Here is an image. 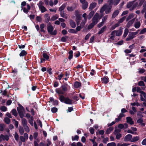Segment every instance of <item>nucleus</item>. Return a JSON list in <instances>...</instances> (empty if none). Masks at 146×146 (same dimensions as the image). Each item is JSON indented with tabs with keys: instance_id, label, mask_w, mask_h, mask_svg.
Segmentation results:
<instances>
[{
	"instance_id": "nucleus-10",
	"label": "nucleus",
	"mask_w": 146,
	"mask_h": 146,
	"mask_svg": "<svg viewBox=\"0 0 146 146\" xmlns=\"http://www.w3.org/2000/svg\"><path fill=\"white\" fill-rule=\"evenodd\" d=\"M9 139V137L8 135H4L3 134H1L0 135V142L5 140L8 141Z\"/></svg>"
},
{
	"instance_id": "nucleus-22",
	"label": "nucleus",
	"mask_w": 146,
	"mask_h": 146,
	"mask_svg": "<svg viewBox=\"0 0 146 146\" xmlns=\"http://www.w3.org/2000/svg\"><path fill=\"white\" fill-rule=\"evenodd\" d=\"M119 13V10H116L113 13L112 15V17L113 18H114L115 17H116L117 15H118Z\"/></svg>"
},
{
	"instance_id": "nucleus-55",
	"label": "nucleus",
	"mask_w": 146,
	"mask_h": 146,
	"mask_svg": "<svg viewBox=\"0 0 146 146\" xmlns=\"http://www.w3.org/2000/svg\"><path fill=\"white\" fill-rule=\"evenodd\" d=\"M25 131L27 132H29V127L27 125L24 126Z\"/></svg>"
},
{
	"instance_id": "nucleus-11",
	"label": "nucleus",
	"mask_w": 146,
	"mask_h": 146,
	"mask_svg": "<svg viewBox=\"0 0 146 146\" xmlns=\"http://www.w3.org/2000/svg\"><path fill=\"white\" fill-rule=\"evenodd\" d=\"M115 31H112L110 35L109 36L108 38L109 40H110L111 42V40H114L115 36V34H114Z\"/></svg>"
},
{
	"instance_id": "nucleus-38",
	"label": "nucleus",
	"mask_w": 146,
	"mask_h": 146,
	"mask_svg": "<svg viewBox=\"0 0 146 146\" xmlns=\"http://www.w3.org/2000/svg\"><path fill=\"white\" fill-rule=\"evenodd\" d=\"M27 54L26 52L24 50H22L19 54V55L20 56H23L26 55Z\"/></svg>"
},
{
	"instance_id": "nucleus-37",
	"label": "nucleus",
	"mask_w": 146,
	"mask_h": 146,
	"mask_svg": "<svg viewBox=\"0 0 146 146\" xmlns=\"http://www.w3.org/2000/svg\"><path fill=\"white\" fill-rule=\"evenodd\" d=\"M69 56H68V59L71 60L73 57V51L72 50L70 51L69 52Z\"/></svg>"
},
{
	"instance_id": "nucleus-41",
	"label": "nucleus",
	"mask_w": 146,
	"mask_h": 146,
	"mask_svg": "<svg viewBox=\"0 0 146 146\" xmlns=\"http://www.w3.org/2000/svg\"><path fill=\"white\" fill-rule=\"evenodd\" d=\"M58 17V16L57 15H55L53 16L51 18V20L52 21H54Z\"/></svg>"
},
{
	"instance_id": "nucleus-1",
	"label": "nucleus",
	"mask_w": 146,
	"mask_h": 146,
	"mask_svg": "<svg viewBox=\"0 0 146 146\" xmlns=\"http://www.w3.org/2000/svg\"><path fill=\"white\" fill-rule=\"evenodd\" d=\"M111 5H108L107 3L105 4L101 8L100 12L102 13L105 11V13L106 14H109L111 12Z\"/></svg>"
},
{
	"instance_id": "nucleus-6",
	"label": "nucleus",
	"mask_w": 146,
	"mask_h": 146,
	"mask_svg": "<svg viewBox=\"0 0 146 146\" xmlns=\"http://www.w3.org/2000/svg\"><path fill=\"white\" fill-rule=\"evenodd\" d=\"M17 110L20 117L23 118L24 116V113L25 111L24 108L22 106L19 105V106L17 108Z\"/></svg>"
},
{
	"instance_id": "nucleus-26",
	"label": "nucleus",
	"mask_w": 146,
	"mask_h": 146,
	"mask_svg": "<svg viewBox=\"0 0 146 146\" xmlns=\"http://www.w3.org/2000/svg\"><path fill=\"white\" fill-rule=\"evenodd\" d=\"M66 6V4L64 3L63 4L60 8L59 9V11L61 12L64 11L63 10L65 8Z\"/></svg>"
},
{
	"instance_id": "nucleus-35",
	"label": "nucleus",
	"mask_w": 146,
	"mask_h": 146,
	"mask_svg": "<svg viewBox=\"0 0 146 146\" xmlns=\"http://www.w3.org/2000/svg\"><path fill=\"white\" fill-rule=\"evenodd\" d=\"M134 17V15L133 14H130L126 19V21H127L133 18Z\"/></svg>"
},
{
	"instance_id": "nucleus-56",
	"label": "nucleus",
	"mask_w": 146,
	"mask_h": 146,
	"mask_svg": "<svg viewBox=\"0 0 146 146\" xmlns=\"http://www.w3.org/2000/svg\"><path fill=\"white\" fill-rule=\"evenodd\" d=\"M137 122L138 123L140 124L143 122V120L141 118H140L137 120Z\"/></svg>"
},
{
	"instance_id": "nucleus-45",
	"label": "nucleus",
	"mask_w": 146,
	"mask_h": 146,
	"mask_svg": "<svg viewBox=\"0 0 146 146\" xmlns=\"http://www.w3.org/2000/svg\"><path fill=\"white\" fill-rule=\"evenodd\" d=\"M0 109L2 111H7V108L5 106H2L1 107Z\"/></svg>"
},
{
	"instance_id": "nucleus-24",
	"label": "nucleus",
	"mask_w": 146,
	"mask_h": 146,
	"mask_svg": "<svg viewBox=\"0 0 146 146\" xmlns=\"http://www.w3.org/2000/svg\"><path fill=\"white\" fill-rule=\"evenodd\" d=\"M44 17L45 18V22L46 23H48L50 19V17L49 16V14H46L45 15Z\"/></svg>"
},
{
	"instance_id": "nucleus-39",
	"label": "nucleus",
	"mask_w": 146,
	"mask_h": 146,
	"mask_svg": "<svg viewBox=\"0 0 146 146\" xmlns=\"http://www.w3.org/2000/svg\"><path fill=\"white\" fill-rule=\"evenodd\" d=\"M4 121L6 123L9 124L10 123V119L8 117H6L4 119Z\"/></svg>"
},
{
	"instance_id": "nucleus-47",
	"label": "nucleus",
	"mask_w": 146,
	"mask_h": 146,
	"mask_svg": "<svg viewBox=\"0 0 146 146\" xmlns=\"http://www.w3.org/2000/svg\"><path fill=\"white\" fill-rule=\"evenodd\" d=\"M43 57L46 60H48L49 58L48 56L45 53H43Z\"/></svg>"
},
{
	"instance_id": "nucleus-31",
	"label": "nucleus",
	"mask_w": 146,
	"mask_h": 146,
	"mask_svg": "<svg viewBox=\"0 0 146 146\" xmlns=\"http://www.w3.org/2000/svg\"><path fill=\"white\" fill-rule=\"evenodd\" d=\"M33 119L32 117H31L29 120V122L32 126L33 125Z\"/></svg>"
},
{
	"instance_id": "nucleus-16",
	"label": "nucleus",
	"mask_w": 146,
	"mask_h": 146,
	"mask_svg": "<svg viewBox=\"0 0 146 146\" xmlns=\"http://www.w3.org/2000/svg\"><path fill=\"white\" fill-rule=\"evenodd\" d=\"M127 122V123L132 125L133 124L134 122L132 119L130 117H127L126 118Z\"/></svg>"
},
{
	"instance_id": "nucleus-63",
	"label": "nucleus",
	"mask_w": 146,
	"mask_h": 146,
	"mask_svg": "<svg viewBox=\"0 0 146 146\" xmlns=\"http://www.w3.org/2000/svg\"><path fill=\"white\" fill-rule=\"evenodd\" d=\"M120 0H114L113 2V4L115 5H117L119 2Z\"/></svg>"
},
{
	"instance_id": "nucleus-59",
	"label": "nucleus",
	"mask_w": 146,
	"mask_h": 146,
	"mask_svg": "<svg viewBox=\"0 0 146 146\" xmlns=\"http://www.w3.org/2000/svg\"><path fill=\"white\" fill-rule=\"evenodd\" d=\"M140 92L142 96L146 99V94L144 92L142 91H140Z\"/></svg>"
},
{
	"instance_id": "nucleus-51",
	"label": "nucleus",
	"mask_w": 146,
	"mask_h": 146,
	"mask_svg": "<svg viewBox=\"0 0 146 146\" xmlns=\"http://www.w3.org/2000/svg\"><path fill=\"white\" fill-rule=\"evenodd\" d=\"M86 19H84L82 22H81L80 25L81 26H82V27H83L84 26V25L86 22Z\"/></svg>"
},
{
	"instance_id": "nucleus-9",
	"label": "nucleus",
	"mask_w": 146,
	"mask_h": 146,
	"mask_svg": "<svg viewBox=\"0 0 146 146\" xmlns=\"http://www.w3.org/2000/svg\"><path fill=\"white\" fill-rule=\"evenodd\" d=\"M22 9L23 10V11L25 13H27L29 11V10L30 9L31 7L29 4L27 5V7H21Z\"/></svg>"
},
{
	"instance_id": "nucleus-20",
	"label": "nucleus",
	"mask_w": 146,
	"mask_h": 146,
	"mask_svg": "<svg viewBox=\"0 0 146 146\" xmlns=\"http://www.w3.org/2000/svg\"><path fill=\"white\" fill-rule=\"evenodd\" d=\"M103 82L107 84L109 82V79L108 77L106 76L102 78Z\"/></svg>"
},
{
	"instance_id": "nucleus-15",
	"label": "nucleus",
	"mask_w": 146,
	"mask_h": 146,
	"mask_svg": "<svg viewBox=\"0 0 146 146\" xmlns=\"http://www.w3.org/2000/svg\"><path fill=\"white\" fill-rule=\"evenodd\" d=\"M135 20V19H133L129 21L128 23H127L126 25V27L127 28H129L130 26H131L134 23Z\"/></svg>"
},
{
	"instance_id": "nucleus-52",
	"label": "nucleus",
	"mask_w": 146,
	"mask_h": 146,
	"mask_svg": "<svg viewBox=\"0 0 146 146\" xmlns=\"http://www.w3.org/2000/svg\"><path fill=\"white\" fill-rule=\"evenodd\" d=\"M108 15H106L104 16L102 18V22L104 23L106 21Z\"/></svg>"
},
{
	"instance_id": "nucleus-23",
	"label": "nucleus",
	"mask_w": 146,
	"mask_h": 146,
	"mask_svg": "<svg viewBox=\"0 0 146 146\" xmlns=\"http://www.w3.org/2000/svg\"><path fill=\"white\" fill-rule=\"evenodd\" d=\"M22 123L23 126H24L27 125V122L26 119L24 118H22Z\"/></svg>"
},
{
	"instance_id": "nucleus-32",
	"label": "nucleus",
	"mask_w": 146,
	"mask_h": 146,
	"mask_svg": "<svg viewBox=\"0 0 146 146\" xmlns=\"http://www.w3.org/2000/svg\"><path fill=\"white\" fill-rule=\"evenodd\" d=\"M128 32L129 30L128 29H125L123 36V37L124 38H125L127 36V35L128 34Z\"/></svg>"
},
{
	"instance_id": "nucleus-13",
	"label": "nucleus",
	"mask_w": 146,
	"mask_h": 146,
	"mask_svg": "<svg viewBox=\"0 0 146 146\" xmlns=\"http://www.w3.org/2000/svg\"><path fill=\"white\" fill-rule=\"evenodd\" d=\"M132 135L131 134H128L125 137L124 140L125 141H130L132 139Z\"/></svg>"
},
{
	"instance_id": "nucleus-17",
	"label": "nucleus",
	"mask_w": 146,
	"mask_h": 146,
	"mask_svg": "<svg viewBox=\"0 0 146 146\" xmlns=\"http://www.w3.org/2000/svg\"><path fill=\"white\" fill-rule=\"evenodd\" d=\"M64 102L67 104H72V101L69 98H66Z\"/></svg>"
},
{
	"instance_id": "nucleus-40",
	"label": "nucleus",
	"mask_w": 146,
	"mask_h": 146,
	"mask_svg": "<svg viewBox=\"0 0 146 146\" xmlns=\"http://www.w3.org/2000/svg\"><path fill=\"white\" fill-rule=\"evenodd\" d=\"M81 18L80 17L78 16L76 17V21L77 23V25H78L80 23L79 21L80 20Z\"/></svg>"
},
{
	"instance_id": "nucleus-62",
	"label": "nucleus",
	"mask_w": 146,
	"mask_h": 146,
	"mask_svg": "<svg viewBox=\"0 0 146 146\" xmlns=\"http://www.w3.org/2000/svg\"><path fill=\"white\" fill-rule=\"evenodd\" d=\"M20 138L22 141L23 142H25V141L26 139L24 137L22 136H20Z\"/></svg>"
},
{
	"instance_id": "nucleus-12",
	"label": "nucleus",
	"mask_w": 146,
	"mask_h": 146,
	"mask_svg": "<svg viewBox=\"0 0 146 146\" xmlns=\"http://www.w3.org/2000/svg\"><path fill=\"white\" fill-rule=\"evenodd\" d=\"M115 31L114 34L116 36H120L121 35L122 33V29H120L117 31Z\"/></svg>"
},
{
	"instance_id": "nucleus-3",
	"label": "nucleus",
	"mask_w": 146,
	"mask_h": 146,
	"mask_svg": "<svg viewBox=\"0 0 146 146\" xmlns=\"http://www.w3.org/2000/svg\"><path fill=\"white\" fill-rule=\"evenodd\" d=\"M54 28L50 24H48L47 26L48 32L50 34L52 35H56V30L53 31Z\"/></svg>"
},
{
	"instance_id": "nucleus-48",
	"label": "nucleus",
	"mask_w": 146,
	"mask_h": 146,
	"mask_svg": "<svg viewBox=\"0 0 146 146\" xmlns=\"http://www.w3.org/2000/svg\"><path fill=\"white\" fill-rule=\"evenodd\" d=\"M126 17L125 16L123 17L122 18L119 19L118 21V22L120 23L123 22L125 19Z\"/></svg>"
},
{
	"instance_id": "nucleus-7",
	"label": "nucleus",
	"mask_w": 146,
	"mask_h": 146,
	"mask_svg": "<svg viewBox=\"0 0 146 146\" xmlns=\"http://www.w3.org/2000/svg\"><path fill=\"white\" fill-rule=\"evenodd\" d=\"M99 14L96 13L92 19V22L96 25L97 24L99 21Z\"/></svg>"
},
{
	"instance_id": "nucleus-2",
	"label": "nucleus",
	"mask_w": 146,
	"mask_h": 146,
	"mask_svg": "<svg viewBox=\"0 0 146 146\" xmlns=\"http://www.w3.org/2000/svg\"><path fill=\"white\" fill-rule=\"evenodd\" d=\"M68 86L67 84L62 85L61 86L62 90L60 89L57 88L56 89V91L58 94H63L64 92L67 90Z\"/></svg>"
},
{
	"instance_id": "nucleus-21",
	"label": "nucleus",
	"mask_w": 146,
	"mask_h": 146,
	"mask_svg": "<svg viewBox=\"0 0 146 146\" xmlns=\"http://www.w3.org/2000/svg\"><path fill=\"white\" fill-rule=\"evenodd\" d=\"M113 127H110L109 128L107 129V130L106 132V133L107 134H109L110 133L111 131L113 130Z\"/></svg>"
},
{
	"instance_id": "nucleus-27",
	"label": "nucleus",
	"mask_w": 146,
	"mask_h": 146,
	"mask_svg": "<svg viewBox=\"0 0 146 146\" xmlns=\"http://www.w3.org/2000/svg\"><path fill=\"white\" fill-rule=\"evenodd\" d=\"M106 26H104L100 29V31L98 32V33L99 34H100L102 33L106 30Z\"/></svg>"
},
{
	"instance_id": "nucleus-49",
	"label": "nucleus",
	"mask_w": 146,
	"mask_h": 146,
	"mask_svg": "<svg viewBox=\"0 0 146 146\" xmlns=\"http://www.w3.org/2000/svg\"><path fill=\"white\" fill-rule=\"evenodd\" d=\"M65 98H65L64 96L62 95L60 96L59 99L61 102H64L65 100Z\"/></svg>"
},
{
	"instance_id": "nucleus-8",
	"label": "nucleus",
	"mask_w": 146,
	"mask_h": 146,
	"mask_svg": "<svg viewBox=\"0 0 146 146\" xmlns=\"http://www.w3.org/2000/svg\"><path fill=\"white\" fill-rule=\"evenodd\" d=\"M80 3L82 4V7L83 9H86L88 6V3L86 0H80Z\"/></svg>"
},
{
	"instance_id": "nucleus-50",
	"label": "nucleus",
	"mask_w": 146,
	"mask_h": 146,
	"mask_svg": "<svg viewBox=\"0 0 146 146\" xmlns=\"http://www.w3.org/2000/svg\"><path fill=\"white\" fill-rule=\"evenodd\" d=\"M14 137L15 139L17 141H18L19 139V136L17 133L15 132V133Z\"/></svg>"
},
{
	"instance_id": "nucleus-30",
	"label": "nucleus",
	"mask_w": 146,
	"mask_h": 146,
	"mask_svg": "<svg viewBox=\"0 0 146 146\" xmlns=\"http://www.w3.org/2000/svg\"><path fill=\"white\" fill-rule=\"evenodd\" d=\"M94 13L95 12L94 11H92L89 13L88 16V19L89 20L92 17L94 14Z\"/></svg>"
},
{
	"instance_id": "nucleus-57",
	"label": "nucleus",
	"mask_w": 146,
	"mask_h": 146,
	"mask_svg": "<svg viewBox=\"0 0 146 146\" xmlns=\"http://www.w3.org/2000/svg\"><path fill=\"white\" fill-rule=\"evenodd\" d=\"M14 121V124L15 127L17 128L18 126V122L17 121H16L15 119H13V121Z\"/></svg>"
},
{
	"instance_id": "nucleus-4",
	"label": "nucleus",
	"mask_w": 146,
	"mask_h": 146,
	"mask_svg": "<svg viewBox=\"0 0 146 146\" xmlns=\"http://www.w3.org/2000/svg\"><path fill=\"white\" fill-rule=\"evenodd\" d=\"M139 31V30H138L135 32H129L128 37L126 39V41H129L134 38L135 36V35L138 33Z\"/></svg>"
},
{
	"instance_id": "nucleus-64",
	"label": "nucleus",
	"mask_w": 146,
	"mask_h": 146,
	"mask_svg": "<svg viewBox=\"0 0 146 146\" xmlns=\"http://www.w3.org/2000/svg\"><path fill=\"white\" fill-rule=\"evenodd\" d=\"M142 145H146V138L144 139L141 142Z\"/></svg>"
},
{
	"instance_id": "nucleus-46",
	"label": "nucleus",
	"mask_w": 146,
	"mask_h": 146,
	"mask_svg": "<svg viewBox=\"0 0 146 146\" xmlns=\"http://www.w3.org/2000/svg\"><path fill=\"white\" fill-rule=\"evenodd\" d=\"M107 146H116V144L115 142H112L107 144Z\"/></svg>"
},
{
	"instance_id": "nucleus-43",
	"label": "nucleus",
	"mask_w": 146,
	"mask_h": 146,
	"mask_svg": "<svg viewBox=\"0 0 146 146\" xmlns=\"http://www.w3.org/2000/svg\"><path fill=\"white\" fill-rule=\"evenodd\" d=\"M96 25L94 24V23H93L92 22V23H90L88 27V29H91L94 26V25Z\"/></svg>"
},
{
	"instance_id": "nucleus-60",
	"label": "nucleus",
	"mask_w": 146,
	"mask_h": 146,
	"mask_svg": "<svg viewBox=\"0 0 146 146\" xmlns=\"http://www.w3.org/2000/svg\"><path fill=\"white\" fill-rule=\"evenodd\" d=\"M51 111L53 113H56L57 111V109L56 108H52L51 109Z\"/></svg>"
},
{
	"instance_id": "nucleus-29",
	"label": "nucleus",
	"mask_w": 146,
	"mask_h": 146,
	"mask_svg": "<svg viewBox=\"0 0 146 146\" xmlns=\"http://www.w3.org/2000/svg\"><path fill=\"white\" fill-rule=\"evenodd\" d=\"M139 136L135 137L132 139L131 140V142H133L137 141L139 140Z\"/></svg>"
},
{
	"instance_id": "nucleus-25",
	"label": "nucleus",
	"mask_w": 146,
	"mask_h": 146,
	"mask_svg": "<svg viewBox=\"0 0 146 146\" xmlns=\"http://www.w3.org/2000/svg\"><path fill=\"white\" fill-rule=\"evenodd\" d=\"M60 15L62 17L65 19H67L68 18L67 15L64 13V11L60 12Z\"/></svg>"
},
{
	"instance_id": "nucleus-44",
	"label": "nucleus",
	"mask_w": 146,
	"mask_h": 146,
	"mask_svg": "<svg viewBox=\"0 0 146 146\" xmlns=\"http://www.w3.org/2000/svg\"><path fill=\"white\" fill-rule=\"evenodd\" d=\"M129 145V144L126 143H124L123 144L118 143L117 144V146H127Z\"/></svg>"
},
{
	"instance_id": "nucleus-18",
	"label": "nucleus",
	"mask_w": 146,
	"mask_h": 146,
	"mask_svg": "<svg viewBox=\"0 0 146 146\" xmlns=\"http://www.w3.org/2000/svg\"><path fill=\"white\" fill-rule=\"evenodd\" d=\"M45 27V25L43 23L41 24L40 25V32H41L44 33L45 32L44 28Z\"/></svg>"
},
{
	"instance_id": "nucleus-14",
	"label": "nucleus",
	"mask_w": 146,
	"mask_h": 146,
	"mask_svg": "<svg viewBox=\"0 0 146 146\" xmlns=\"http://www.w3.org/2000/svg\"><path fill=\"white\" fill-rule=\"evenodd\" d=\"M97 4L96 3L93 2L91 3L90 5L89 9L90 10H92L96 6Z\"/></svg>"
},
{
	"instance_id": "nucleus-33",
	"label": "nucleus",
	"mask_w": 146,
	"mask_h": 146,
	"mask_svg": "<svg viewBox=\"0 0 146 146\" xmlns=\"http://www.w3.org/2000/svg\"><path fill=\"white\" fill-rule=\"evenodd\" d=\"M81 86V84L80 82H75L74 86L75 87L78 88L80 87Z\"/></svg>"
},
{
	"instance_id": "nucleus-61",
	"label": "nucleus",
	"mask_w": 146,
	"mask_h": 146,
	"mask_svg": "<svg viewBox=\"0 0 146 146\" xmlns=\"http://www.w3.org/2000/svg\"><path fill=\"white\" fill-rule=\"evenodd\" d=\"M146 32V28H144L141 30L139 34H142Z\"/></svg>"
},
{
	"instance_id": "nucleus-58",
	"label": "nucleus",
	"mask_w": 146,
	"mask_h": 146,
	"mask_svg": "<svg viewBox=\"0 0 146 146\" xmlns=\"http://www.w3.org/2000/svg\"><path fill=\"white\" fill-rule=\"evenodd\" d=\"M68 32L70 33H76L77 31L74 29H70L68 30Z\"/></svg>"
},
{
	"instance_id": "nucleus-19",
	"label": "nucleus",
	"mask_w": 146,
	"mask_h": 146,
	"mask_svg": "<svg viewBox=\"0 0 146 146\" xmlns=\"http://www.w3.org/2000/svg\"><path fill=\"white\" fill-rule=\"evenodd\" d=\"M70 23L71 27L74 28L76 27V25L75 22L71 19L70 20Z\"/></svg>"
},
{
	"instance_id": "nucleus-28",
	"label": "nucleus",
	"mask_w": 146,
	"mask_h": 146,
	"mask_svg": "<svg viewBox=\"0 0 146 146\" xmlns=\"http://www.w3.org/2000/svg\"><path fill=\"white\" fill-rule=\"evenodd\" d=\"M141 24L139 21L136 22L134 25L136 29L139 28Z\"/></svg>"
},
{
	"instance_id": "nucleus-53",
	"label": "nucleus",
	"mask_w": 146,
	"mask_h": 146,
	"mask_svg": "<svg viewBox=\"0 0 146 146\" xmlns=\"http://www.w3.org/2000/svg\"><path fill=\"white\" fill-rule=\"evenodd\" d=\"M116 135V138L118 139H119L121 137V135L120 133L115 134Z\"/></svg>"
},
{
	"instance_id": "nucleus-36",
	"label": "nucleus",
	"mask_w": 146,
	"mask_h": 146,
	"mask_svg": "<svg viewBox=\"0 0 146 146\" xmlns=\"http://www.w3.org/2000/svg\"><path fill=\"white\" fill-rule=\"evenodd\" d=\"M12 114L15 116H17V113L16 110L15 109H13L11 111Z\"/></svg>"
},
{
	"instance_id": "nucleus-5",
	"label": "nucleus",
	"mask_w": 146,
	"mask_h": 146,
	"mask_svg": "<svg viewBox=\"0 0 146 146\" xmlns=\"http://www.w3.org/2000/svg\"><path fill=\"white\" fill-rule=\"evenodd\" d=\"M43 4L44 2H43L42 1H40L37 4L38 6L39 9L42 13H44L47 11L46 8L43 6Z\"/></svg>"
},
{
	"instance_id": "nucleus-34",
	"label": "nucleus",
	"mask_w": 146,
	"mask_h": 146,
	"mask_svg": "<svg viewBox=\"0 0 146 146\" xmlns=\"http://www.w3.org/2000/svg\"><path fill=\"white\" fill-rule=\"evenodd\" d=\"M19 130L20 134L21 135H22L24 133V130L23 127H19Z\"/></svg>"
},
{
	"instance_id": "nucleus-42",
	"label": "nucleus",
	"mask_w": 146,
	"mask_h": 146,
	"mask_svg": "<svg viewBox=\"0 0 146 146\" xmlns=\"http://www.w3.org/2000/svg\"><path fill=\"white\" fill-rule=\"evenodd\" d=\"M137 115L139 117L142 118L143 117L142 113L140 111H138L137 112Z\"/></svg>"
},
{
	"instance_id": "nucleus-54",
	"label": "nucleus",
	"mask_w": 146,
	"mask_h": 146,
	"mask_svg": "<svg viewBox=\"0 0 146 146\" xmlns=\"http://www.w3.org/2000/svg\"><path fill=\"white\" fill-rule=\"evenodd\" d=\"M133 2H130L127 3V7L128 8H130L133 5Z\"/></svg>"
}]
</instances>
